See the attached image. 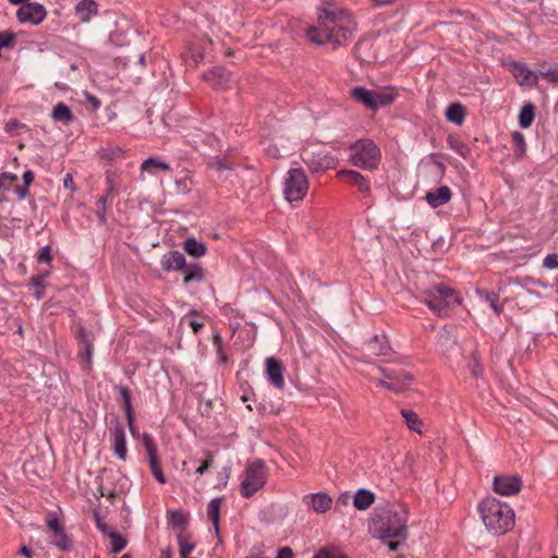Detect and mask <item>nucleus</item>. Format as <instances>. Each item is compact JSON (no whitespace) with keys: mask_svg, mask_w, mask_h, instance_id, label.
Returning a JSON list of instances; mask_svg holds the SVG:
<instances>
[{"mask_svg":"<svg viewBox=\"0 0 558 558\" xmlns=\"http://www.w3.org/2000/svg\"><path fill=\"white\" fill-rule=\"evenodd\" d=\"M511 140L517 158H524L527 149L524 134L519 131H513L511 133Z\"/></svg>","mask_w":558,"mask_h":558,"instance_id":"nucleus-38","label":"nucleus"},{"mask_svg":"<svg viewBox=\"0 0 558 558\" xmlns=\"http://www.w3.org/2000/svg\"><path fill=\"white\" fill-rule=\"evenodd\" d=\"M482 520L488 531L505 534L514 524V511L495 497L485 498L478 506Z\"/></svg>","mask_w":558,"mask_h":558,"instance_id":"nucleus-2","label":"nucleus"},{"mask_svg":"<svg viewBox=\"0 0 558 558\" xmlns=\"http://www.w3.org/2000/svg\"><path fill=\"white\" fill-rule=\"evenodd\" d=\"M398 96L399 89L395 86H385L379 89H374L375 111L391 105Z\"/></svg>","mask_w":558,"mask_h":558,"instance_id":"nucleus-21","label":"nucleus"},{"mask_svg":"<svg viewBox=\"0 0 558 558\" xmlns=\"http://www.w3.org/2000/svg\"><path fill=\"white\" fill-rule=\"evenodd\" d=\"M204 316L196 310H191L181 318V324L190 327L194 333H197L204 327Z\"/></svg>","mask_w":558,"mask_h":558,"instance_id":"nucleus-32","label":"nucleus"},{"mask_svg":"<svg viewBox=\"0 0 558 558\" xmlns=\"http://www.w3.org/2000/svg\"><path fill=\"white\" fill-rule=\"evenodd\" d=\"M150 168H156L163 171H169L171 169L169 163L161 161L155 157H149L145 159L141 165L142 171H148Z\"/></svg>","mask_w":558,"mask_h":558,"instance_id":"nucleus-44","label":"nucleus"},{"mask_svg":"<svg viewBox=\"0 0 558 558\" xmlns=\"http://www.w3.org/2000/svg\"><path fill=\"white\" fill-rule=\"evenodd\" d=\"M110 442L114 454L121 461H125L128 456L125 432L123 425L119 422L116 423L110 432Z\"/></svg>","mask_w":558,"mask_h":558,"instance_id":"nucleus-17","label":"nucleus"},{"mask_svg":"<svg viewBox=\"0 0 558 558\" xmlns=\"http://www.w3.org/2000/svg\"><path fill=\"white\" fill-rule=\"evenodd\" d=\"M267 468L260 459H255L247 463L244 478L240 485L241 496L251 498L256 492L262 489L266 483Z\"/></svg>","mask_w":558,"mask_h":558,"instance_id":"nucleus-6","label":"nucleus"},{"mask_svg":"<svg viewBox=\"0 0 558 558\" xmlns=\"http://www.w3.org/2000/svg\"><path fill=\"white\" fill-rule=\"evenodd\" d=\"M407 521L408 517L404 510H386L374 521L375 534L381 539H405L408 536Z\"/></svg>","mask_w":558,"mask_h":558,"instance_id":"nucleus-4","label":"nucleus"},{"mask_svg":"<svg viewBox=\"0 0 558 558\" xmlns=\"http://www.w3.org/2000/svg\"><path fill=\"white\" fill-rule=\"evenodd\" d=\"M75 15L81 22L87 23L98 15V3L95 0H81L75 5Z\"/></svg>","mask_w":558,"mask_h":558,"instance_id":"nucleus-23","label":"nucleus"},{"mask_svg":"<svg viewBox=\"0 0 558 558\" xmlns=\"http://www.w3.org/2000/svg\"><path fill=\"white\" fill-rule=\"evenodd\" d=\"M283 184L284 197L290 203L302 201L308 191V180L302 168L290 169Z\"/></svg>","mask_w":558,"mask_h":558,"instance_id":"nucleus-7","label":"nucleus"},{"mask_svg":"<svg viewBox=\"0 0 558 558\" xmlns=\"http://www.w3.org/2000/svg\"><path fill=\"white\" fill-rule=\"evenodd\" d=\"M49 543L61 550H70L72 542L64 530L49 533Z\"/></svg>","mask_w":558,"mask_h":558,"instance_id":"nucleus-36","label":"nucleus"},{"mask_svg":"<svg viewBox=\"0 0 558 558\" xmlns=\"http://www.w3.org/2000/svg\"><path fill=\"white\" fill-rule=\"evenodd\" d=\"M47 526H48L50 533L64 530L62 523L60 522V520L56 515L50 518L47 521Z\"/></svg>","mask_w":558,"mask_h":558,"instance_id":"nucleus-58","label":"nucleus"},{"mask_svg":"<svg viewBox=\"0 0 558 558\" xmlns=\"http://www.w3.org/2000/svg\"><path fill=\"white\" fill-rule=\"evenodd\" d=\"M538 77L542 76L550 83H558V65L551 66L546 71H538Z\"/></svg>","mask_w":558,"mask_h":558,"instance_id":"nucleus-52","label":"nucleus"},{"mask_svg":"<svg viewBox=\"0 0 558 558\" xmlns=\"http://www.w3.org/2000/svg\"><path fill=\"white\" fill-rule=\"evenodd\" d=\"M108 536L111 542V553L112 554H118V553L122 551L125 548V546L128 545L126 538L117 532H109Z\"/></svg>","mask_w":558,"mask_h":558,"instance_id":"nucleus-41","label":"nucleus"},{"mask_svg":"<svg viewBox=\"0 0 558 558\" xmlns=\"http://www.w3.org/2000/svg\"><path fill=\"white\" fill-rule=\"evenodd\" d=\"M186 259L179 251H169L161 258V266L166 271L183 270Z\"/></svg>","mask_w":558,"mask_h":558,"instance_id":"nucleus-22","label":"nucleus"},{"mask_svg":"<svg viewBox=\"0 0 558 558\" xmlns=\"http://www.w3.org/2000/svg\"><path fill=\"white\" fill-rule=\"evenodd\" d=\"M313 558H348V556L337 547H322Z\"/></svg>","mask_w":558,"mask_h":558,"instance_id":"nucleus-46","label":"nucleus"},{"mask_svg":"<svg viewBox=\"0 0 558 558\" xmlns=\"http://www.w3.org/2000/svg\"><path fill=\"white\" fill-rule=\"evenodd\" d=\"M214 463L211 453H208V459L204 461L195 471L196 474L203 475Z\"/></svg>","mask_w":558,"mask_h":558,"instance_id":"nucleus-60","label":"nucleus"},{"mask_svg":"<svg viewBox=\"0 0 558 558\" xmlns=\"http://www.w3.org/2000/svg\"><path fill=\"white\" fill-rule=\"evenodd\" d=\"M22 179L24 184L29 186L35 179V174L32 170H27L23 173Z\"/></svg>","mask_w":558,"mask_h":558,"instance_id":"nucleus-64","label":"nucleus"},{"mask_svg":"<svg viewBox=\"0 0 558 558\" xmlns=\"http://www.w3.org/2000/svg\"><path fill=\"white\" fill-rule=\"evenodd\" d=\"M168 523L181 530H186L187 520L181 511H171L168 514Z\"/></svg>","mask_w":558,"mask_h":558,"instance_id":"nucleus-42","label":"nucleus"},{"mask_svg":"<svg viewBox=\"0 0 558 558\" xmlns=\"http://www.w3.org/2000/svg\"><path fill=\"white\" fill-rule=\"evenodd\" d=\"M351 97L366 109L375 111L374 89L356 86L351 90Z\"/></svg>","mask_w":558,"mask_h":558,"instance_id":"nucleus-25","label":"nucleus"},{"mask_svg":"<svg viewBox=\"0 0 558 558\" xmlns=\"http://www.w3.org/2000/svg\"><path fill=\"white\" fill-rule=\"evenodd\" d=\"M17 181V175L11 172L0 174V191H8Z\"/></svg>","mask_w":558,"mask_h":558,"instance_id":"nucleus-51","label":"nucleus"},{"mask_svg":"<svg viewBox=\"0 0 558 558\" xmlns=\"http://www.w3.org/2000/svg\"><path fill=\"white\" fill-rule=\"evenodd\" d=\"M36 260L40 264H50L52 260L51 247L49 245L44 246L37 254Z\"/></svg>","mask_w":558,"mask_h":558,"instance_id":"nucleus-55","label":"nucleus"},{"mask_svg":"<svg viewBox=\"0 0 558 558\" xmlns=\"http://www.w3.org/2000/svg\"><path fill=\"white\" fill-rule=\"evenodd\" d=\"M222 498L217 497L209 501L207 506V515L211 521L215 533L219 534V520H220V507H221Z\"/></svg>","mask_w":558,"mask_h":558,"instance_id":"nucleus-34","label":"nucleus"},{"mask_svg":"<svg viewBox=\"0 0 558 558\" xmlns=\"http://www.w3.org/2000/svg\"><path fill=\"white\" fill-rule=\"evenodd\" d=\"M390 352L391 347L384 335H375L363 344V356L369 363L371 360L378 356H387Z\"/></svg>","mask_w":558,"mask_h":558,"instance_id":"nucleus-11","label":"nucleus"},{"mask_svg":"<svg viewBox=\"0 0 558 558\" xmlns=\"http://www.w3.org/2000/svg\"><path fill=\"white\" fill-rule=\"evenodd\" d=\"M465 107L460 102L450 104L445 112L448 121L461 125L465 119Z\"/></svg>","mask_w":558,"mask_h":558,"instance_id":"nucleus-31","label":"nucleus"},{"mask_svg":"<svg viewBox=\"0 0 558 558\" xmlns=\"http://www.w3.org/2000/svg\"><path fill=\"white\" fill-rule=\"evenodd\" d=\"M318 8L317 23L307 29V38L317 45H331L338 48L352 37L353 23L348 12L338 10L335 3L323 1Z\"/></svg>","mask_w":558,"mask_h":558,"instance_id":"nucleus-1","label":"nucleus"},{"mask_svg":"<svg viewBox=\"0 0 558 558\" xmlns=\"http://www.w3.org/2000/svg\"><path fill=\"white\" fill-rule=\"evenodd\" d=\"M116 389L119 391L118 401L125 412V416L128 421H132V414H134V410L132 407L131 399V390L126 386H117Z\"/></svg>","mask_w":558,"mask_h":558,"instance_id":"nucleus-30","label":"nucleus"},{"mask_svg":"<svg viewBox=\"0 0 558 558\" xmlns=\"http://www.w3.org/2000/svg\"><path fill=\"white\" fill-rule=\"evenodd\" d=\"M75 339L78 343V356L86 363L84 368L90 369L94 353V335L80 325L75 331Z\"/></svg>","mask_w":558,"mask_h":558,"instance_id":"nucleus-9","label":"nucleus"},{"mask_svg":"<svg viewBox=\"0 0 558 558\" xmlns=\"http://www.w3.org/2000/svg\"><path fill=\"white\" fill-rule=\"evenodd\" d=\"M349 150L351 162L361 169L375 170L381 160L380 149L372 140L356 141Z\"/></svg>","mask_w":558,"mask_h":558,"instance_id":"nucleus-5","label":"nucleus"},{"mask_svg":"<svg viewBox=\"0 0 558 558\" xmlns=\"http://www.w3.org/2000/svg\"><path fill=\"white\" fill-rule=\"evenodd\" d=\"M50 116L54 122H60L63 125H70L75 119L71 108L64 102H58L52 108Z\"/></svg>","mask_w":558,"mask_h":558,"instance_id":"nucleus-26","label":"nucleus"},{"mask_svg":"<svg viewBox=\"0 0 558 558\" xmlns=\"http://www.w3.org/2000/svg\"><path fill=\"white\" fill-rule=\"evenodd\" d=\"M116 191V173L112 171L106 172V193L105 195L111 196Z\"/></svg>","mask_w":558,"mask_h":558,"instance_id":"nucleus-54","label":"nucleus"},{"mask_svg":"<svg viewBox=\"0 0 558 558\" xmlns=\"http://www.w3.org/2000/svg\"><path fill=\"white\" fill-rule=\"evenodd\" d=\"M401 415L404 418L407 426L411 430L420 433V434L422 433L421 427H422L423 423L418 418L417 414L414 411L403 409V410H401Z\"/></svg>","mask_w":558,"mask_h":558,"instance_id":"nucleus-39","label":"nucleus"},{"mask_svg":"<svg viewBox=\"0 0 558 558\" xmlns=\"http://www.w3.org/2000/svg\"><path fill=\"white\" fill-rule=\"evenodd\" d=\"M451 190L448 186L442 185L435 191L427 192L425 198L430 207L437 208L447 204L451 199Z\"/></svg>","mask_w":558,"mask_h":558,"instance_id":"nucleus-24","label":"nucleus"},{"mask_svg":"<svg viewBox=\"0 0 558 558\" xmlns=\"http://www.w3.org/2000/svg\"><path fill=\"white\" fill-rule=\"evenodd\" d=\"M493 488L502 496L515 495L522 488V481L514 475H497L494 477Z\"/></svg>","mask_w":558,"mask_h":558,"instance_id":"nucleus-13","label":"nucleus"},{"mask_svg":"<svg viewBox=\"0 0 558 558\" xmlns=\"http://www.w3.org/2000/svg\"><path fill=\"white\" fill-rule=\"evenodd\" d=\"M178 544L181 558H187L195 548V544L192 542V535L187 530L179 531Z\"/></svg>","mask_w":558,"mask_h":558,"instance_id":"nucleus-33","label":"nucleus"},{"mask_svg":"<svg viewBox=\"0 0 558 558\" xmlns=\"http://www.w3.org/2000/svg\"><path fill=\"white\" fill-rule=\"evenodd\" d=\"M476 293L481 299L485 300L489 304V306L497 315H499L502 312V306L498 305L499 295L497 293L488 292L486 290L481 289H478Z\"/></svg>","mask_w":558,"mask_h":558,"instance_id":"nucleus-40","label":"nucleus"},{"mask_svg":"<svg viewBox=\"0 0 558 558\" xmlns=\"http://www.w3.org/2000/svg\"><path fill=\"white\" fill-rule=\"evenodd\" d=\"M303 501L311 507L316 513L327 512L331 505L332 499L326 493L308 494L303 497Z\"/></svg>","mask_w":558,"mask_h":558,"instance_id":"nucleus-20","label":"nucleus"},{"mask_svg":"<svg viewBox=\"0 0 558 558\" xmlns=\"http://www.w3.org/2000/svg\"><path fill=\"white\" fill-rule=\"evenodd\" d=\"M375 501V494L368 489L360 488L353 497V506L357 510L368 509Z\"/></svg>","mask_w":558,"mask_h":558,"instance_id":"nucleus-28","label":"nucleus"},{"mask_svg":"<svg viewBox=\"0 0 558 558\" xmlns=\"http://www.w3.org/2000/svg\"><path fill=\"white\" fill-rule=\"evenodd\" d=\"M182 271L184 274L183 283L185 286L192 282H202L205 279L204 268L199 264H186Z\"/></svg>","mask_w":558,"mask_h":558,"instance_id":"nucleus-27","label":"nucleus"},{"mask_svg":"<svg viewBox=\"0 0 558 558\" xmlns=\"http://www.w3.org/2000/svg\"><path fill=\"white\" fill-rule=\"evenodd\" d=\"M423 302L439 317L447 316L451 310L461 303L458 292L444 284H435L423 291Z\"/></svg>","mask_w":558,"mask_h":558,"instance_id":"nucleus-3","label":"nucleus"},{"mask_svg":"<svg viewBox=\"0 0 558 558\" xmlns=\"http://www.w3.org/2000/svg\"><path fill=\"white\" fill-rule=\"evenodd\" d=\"M143 445L148 456V464L153 476L158 483L165 484L167 480L166 476L163 475L160 461L158 458L157 445L154 438L147 433L143 435Z\"/></svg>","mask_w":558,"mask_h":558,"instance_id":"nucleus-10","label":"nucleus"},{"mask_svg":"<svg viewBox=\"0 0 558 558\" xmlns=\"http://www.w3.org/2000/svg\"><path fill=\"white\" fill-rule=\"evenodd\" d=\"M203 77L213 88L222 89L226 88L231 81V73L222 66H215L206 71Z\"/></svg>","mask_w":558,"mask_h":558,"instance_id":"nucleus-19","label":"nucleus"},{"mask_svg":"<svg viewBox=\"0 0 558 558\" xmlns=\"http://www.w3.org/2000/svg\"><path fill=\"white\" fill-rule=\"evenodd\" d=\"M276 558H293V551L290 547H282L278 550Z\"/></svg>","mask_w":558,"mask_h":558,"instance_id":"nucleus-63","label":"nucleus"},{"mask_svg":"<svg viewBox=\"0 0 558 558\" xmlns=\"http://www.w3.org/2000/svg\"><path fill=\"white\" fill-rule=\"evenodd\" d=\"M124 154V150L120 147H108L101 149L100 156L104 159H107L109 161H113L117 159H120Z\"/></svg>","mask_w":558,"mask_h":558,"instance_id":"nucleus-49","label":"nucleus"},{"mask_svg":"<svg viewBox=\"0 0 558 558\" xmlns=\"http://www.w3.org/2000/svg\"><path fill=\"white\" fill-rule=\"evenodd\" d=\"M543 266L547 269L558 268V254H548L543 260Z\"/></svg>","mask_w":558,"mask_h":558,"instance_id":"nucleus-56","label":"nucleus"},{"mask_svg":"<svg viewBox=\"0 0 558 558\" xmlns=\"http://www.w3.org/2000/svg\"><path fill=\"white\" fill-rule=\"evenodd\" d=\"M63 185L66 190H70V191H75L76 190V185L73 181V177L71 173H66L64 179H63Z\"/></svg>","mask_w":558,"mask_h":558,"instance_id":"nucleus-62","label":"nucleus"},{"mask_svg":"<svg viewBox=\"0 0 558 558\" xmlns=\"http://www.w3.org/2000/svg\"><path fill=\"white\" fill-rule=\"evenodd\" d=\"M302 159L306 163V166L312 171H315V172L332 168L333 161H335L333 157H331L330 155L325 154L323 151H318V153L305 151L302 155Z\"/></svg>","mask_w":558,"mask_h":558,"instance_id":"nucleus-16","label":"nucleus"},{"mask_svg":"<svg viewBox=\"0 0 558 558\" xmlns=\"http://www.w3.org/2000/svg\"><path fill=\"white\" fill-rule=\"evenodd\" d=\"M108 195H102L97 202H96V210H95V214L98 218V221L100 225H106L107 222V217H106V211H107V201H108Z\"/></svg>","mask_w":558,"mask_h":558,"instance_id":"nucleus-47","label":"nucleus"},{"mask_svg":"<svg viewBox=\"0 0 558 558\" xmlns=\"http://www.w3.org/2000/svg\"><path fill=\"white\" fill-rule=\"evenodd\" d=\"M16 40V35L12 32H0V49H12Z\"/></svg>","mask_w":558,"mask_h":558,"instance_id":"nucleus-50","label":"nucleus"},{"mask_svg":"<svg viewBox=\"0 0 558 558\" xmlns=\"http://www.w3.org/2000/svg\"><path fill=\"white\" fill-rule=\"evenodd\" d=\"M14 193L17 195L20 199H24L29 194V186L25 184L23 186H16L14 189Z\"/></svg>","mask_w":558,"mask_h":558,"instance_id":"nucleus-61","label":"nucleus"},{"mask_svg":"<svg viewBox=\"0 0 558 558\" xmlns=\"http://www.w3.org/2000/svg\"><path fill=\"white\" fill-rule=\"evenodd\" d=\"M47 526H48L50 533L64 530L62 523L60 522V520L56 515L50 518L47 521Z\"/></svg>","mask_w":558,"mask_h":558,"instance_id":"nucleus-59","label":"nucleus"},{"mask_svg":"<svg viewBox=\"0 0 558 558\" xmlns=\"http://www.w3.org/2000/svg\"><path fill=\"white\" fill-rule=\"evenodd\" d=\"M437 345L442 353L451 351L457 345L456 338L451 335L450 329L445 327L437 337Z\"/></svg>","mask_w":558,"mask_h":558,"instance_id":"nucleus-35","label":"nucleus"},{"mask_svg":"<svg viewBox=\"0 0 558 558\" xmlns=\"http://www.w3.org/2000/svg\"><path fill=\"white\" fill-rule=\"evenodd\" d=\"M535 119V106L527 101L523 105L519 112V125L522 129H527L532 125Z\"/></svg>","mask_w":558,"mask_h":558,"instance_id":"nucleus-37","label":"nucleus"},{"mask_svg":"<svg viewBox=\"0 0 558 558\" xmlns=\"http://www.w3.org/2000/svg\"><path fill=\"white\" fill-rule=\"evenodd\" d=\"M47 16L45 7L37 2H27L16 11L20 23L40 24Z\"/></svg>","mask_w":558,"mask_h":558,"instance_id":"nucleus-12","label":"nucleus"},{"mask_svg":"<svg viewBox=\"0 0 558 558\" xmlns=\"http://www.w3.org/2000/svg\"><path fill=\"white\" fill-rule=\"evenodd\" d=\"M48 277V272H44L37 276H33L31 278V284L37 289H44L45 288V281Z\"/></svg>","mask_w":558,"mask_h":558,"instance_id":"nucleus-57","label":"nucleus"},{"mask_svg":"<svg viewBox=\"0 0 558 558\" xmlns=\"http://www.w3.org/2000/svg\"><path fill=\"white\" fill-rule=\"evenodd\" d=\"M4 131L11 136H17L22 131H29V128L16 119H11L5 123Z\"/></svg>","mask_w":558,"mask_h":558,"instance_id":"nucleus-43","label":"nucleus"},{"mask_svg":"<svg viewBox=\"0 0 558 558\" xmlns=\"http://www.w3.org/2000/svg\"><path fill=\"white\" fill-rule=\"evenodd\" d=\"M377 368L383 376L378 379V386L381 388L399 393L408 389L413 381V376L405 371L389 369L380 366Z\"/></svg>","mask_w":558,"mask_h":558,"instance_id":"nucleus-8","label":"nucleus"},{"mask_svg":"<svg viewBox=\"0 0 558 558\" xmlns=\"http://www.w3.org/2000/svg\"><path fill=\"white\" fill-rule=\"evenodd\" d=\"M337 175L340 179L359 190L363 197H369L372 195L369 180L362 173L355 170H340Z\"/></svg>","mask_w":558,"mask_h":558,"instance_id":"nucleus-14","label":"nucleus"},{"mask_svg":"<svg viewBox=\"0 0 558 558\" xmlns=\"http://www.w3.org/2000/svg\"><path fill=\"white\" fill-rule=\"evenodd\" d=\"M266 376L276 388L284 387L283 365L278 359L270 356L266 359Z\"/></svg>","mask_w":558,"mask_h":558,"instance_id":"nucleus-18","label":"nucleus"},{"mask_svg":"<svg viewBox=\"0 0 558 558\" xmlns=\"http://www.w3.org/2000/svg\"><path fill=\"white\" fill-rule=\"evenodd\" d=\"M183 250L195 258H199L207 253V246L202 241H198L194 236L185 239L183 242Z\"/></svg>","mask_w":558,"mask_h":558,"instance_id":"nucleus-29","label":"nucleus"},{"mask_svg":"<svg viewBox=\"0 0 558 558\" xmlns=\"http://www.w3.org/2000/svg\"><path fill=\"white\" fill-rule=\"evenodd\" d=\"M469 368H470L471 374L476 378H478L483 375V366L480 362V354L477 351H473L471 353V361L469 363Z\"/></svg>","mask_w":558,"mask_h":558,"instance_id":"nucleus-48","label":"nucleus"},{"mask_svg":"<svg viewBox=\"0 0 558 558\" xmlns=\"http://www.w3.org/2000/svg\"><path fill=\"white\" fill-rule=\"evenodd\" d=\"M447 143L452 150H454L458 155H460L463 158H466L468 154L470 153V148L464 143H462L452 135L448 136Z\"/></svg>","mask_w":558,"mask_h":558,"instance_id":"nucleus-45","label":"nucleus"},{"mask_svg":"<svg viewBox=\"0 0 558 558\" xmlns=\"http://www.w3.org/2000/svg\"><path fill=\"white\" fill-rule=\"evenodd\" d=\"M510 71L517 82L521 86L536 87L538 83V74L527 68L525 63L512 62Z\"/></svg>","mask_w":558,"mask_h":558,"instance_id":"nucleus-15","label":"nucleus"},{"mask_svg":"<svg viewBox=\"0 0 558 558\" xmlns=\"http://www.w3.org/2000/svg\"><path fill=\"white\" fill-rule=\"evenodd\" d=\"M208 166L217 171L229 169V165L225 158L215 156L208 161Z\"/></svg>","mask_w":558,"mask_h":558,"instance_id":"nucleus-53","label":"nucleus"}]
</instances>
